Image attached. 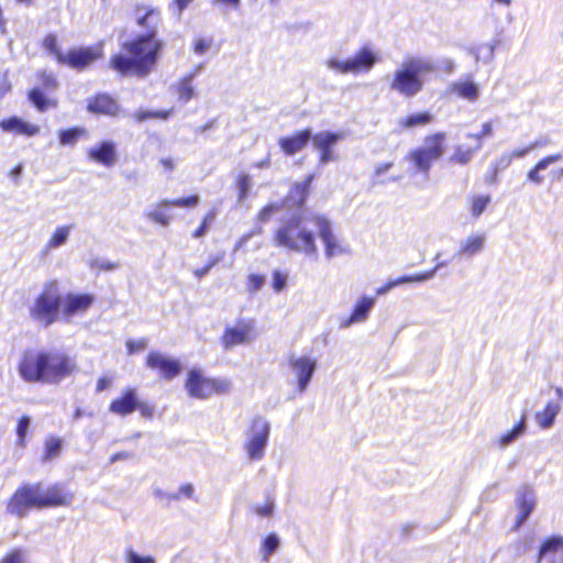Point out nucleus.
<instances>
[{
    "label": "nucleus",
    "mask_w": 563,
    "mask_h": 563,
    "mask_svg": "<svg viewBox=\"0 0 563 563\" xmlns=\"http://www.w3.org/2000/svg\"><path fill=\"white\" fill-rule=\"evenodd\" d=\"M103 55L104 52L101 43L90 46H74L65 53L62 66H66L76 71H84L102 59Z\"/></svg>",
    "instance_id": "obj_11"
},
{
    "label": "nucleus",
    "mask_w": 563,
    "mask_h": 563,
    "mask_svg": "<svg viewBox=\"0 0 563 563\" xmlns=\"http://www.w3.org/2000/svg\"><path fill=\"white\" fill-rule=\"evenodd\" d=\"M177 96L183 102H188L195 97V90L191 84V76L181 78L177 85Z\"/></svg>",
    "instance_id": "obj_44"
},
{
    "label": "nucleus",
    "mask_w": 563,
    "mask_h": 563,
    "mask_svg": "<svg viewBox=\"0 0 563 563\" xmlns=\"http://www.w3.org/2000/svg\"><path fill=\"white\" fill-rule=\"evenodd\" d=\"M223 260V255H213L211 256L208 262L198 268H195L192 271V275L198 279H202L206 275L210 273V271L217 266L221 261Z\"/></svg>",
    "instance_id": "obj_48"
},
{
    "label": "nucleus",
    "mask_w": 563,
    "mask_h": 563,
    "mask_svg": "<svg viewBox=\"0 0 563 563\" xmlns=\"http://www.w3.org/2000/svg\"><path fill=\"white\" fill-rule=\"evenodd\" d=\"M86 135V130L80 126H73L58 132V140L62 145H74L80 137Z\"/></svg>",
    "instance_id": "obj_40"
},
{
    "label": "nucleus",
    "mask_w": 563,
    "mask_h": 563,
    "mask_svg": "<svg viewBox=\"0 0 563 563\" xmlns=\"http://www.w3.org/2000/svg\"><path fill=\"white\" fill-rule=\"evenodd\" d=\"M63 448V440L57 437H51L45 440L43 461H51L58 456Z\"/></svg>",
    "instance_id": "obj_43"
},
{
    "label": "nucleus",
    "mask_w": 563,
    "mask_h": 563,
    "mask_svg": "<svg viewBox=\"0 0 563 563\" xmlns=\"http://www.w3.org/2000/svg\"><path fill=\"white\" fill-rule=\"evenodd\" d=\"M279 538L276 533L267 534L261 543V552L264 561H267L271 555L278 549Z\"/></svg>",
    "instance_id": "obj_45"
},
{
    "label": "nucleus",
    "mask_w": 563,
    "mask_h": 563,
    "mask_svg": "<svg viewBox=\"0 0 563 563\" xmlns=\"http://www.w3.org/2000/svg\"><path fill=\"white\" fill-rule=\"evenodd\" d=\"M145 365L156 372L162 379L172 380L181 373V363L177 358L168 357L161 352H150Z\"/></svg>",
    "instance_id": "obj_15"
},
{
    "label": "nucleus",
    "mask_w": 563,
    "mask_h": 563,
    "mask_svg": "<svg viewBox=\"0 0 563 563\" xmlns=\"http://www.w3.org/2000/svg\"><path fill=\"white\" fill-rule=\"evenodd\" d=\"M235 187L238 189L239 200H243L247 197L251 187V177L245 173H240L235 178Z\"/></svg>",
    "instance_id": "obj_47"
},
{
    "label": "nucleus",
    "mask_w": 563,
    "mask_h": 563,
    "mask_svg": "<svg viewBox=\"0 0 563 563\" xmlns=\"http://www.w3.org/2000/svg\"><path fill=\"white\" fill-rule=\"evenodd\" d=\"M70 231V225H62L56 228V230L52 233L51 238L46 243L47 250L57 249L60 245L65 244Z\"/></svg>",
    "instance_id": "obj_42"
},
{
    "label": "nucleus",
    "mask_w": 563,
    "mask_h": 563,
    "mask_svg": "<svg viewBox=\"0 0 563 563\" xmlns=\"http://www.w3.org/2000/svg\"><path fill=\"white\" fill-rule=\"evenodd\" d=\"M30 423H31V419L29 416L24 415L18 419V422H16L18 440H16V442L20 446H25L26 432L30 427Z\"/></svg>",
    "instance_id": "obj_50"
},
{
    "label": "nucleus",
    "mask_w": 563,
    "mask_h": 563,
    "mask_svg": "<svg viewBox=\"0 0 563 563\" xmlns=\"http://www.w3.org/2000/svg\"><path fill=\"white\" fill-rule=\"evenodd\" d=\"M255 338V320L239 319L233 327H227L220 338L225 350L250 343Z\"/></svg>",
    "instance_id": "obj_13"
},
{
    "label": "nucleus",
    "mask_w": 563,
    "mask_h": 563,
    "mask_svg": "<svg viewBox=\"0 0 563 563\" xmlns=\"http://www.w3.org/2000/svg\"><path fill=\"white\" fill-rule=\"evenodd\" d=\"M342 139V134L331 131L311 133L310 141L313 147L319 151V163L328 164L334 159L331 148Z\"/></svg>",
    "instance_id": "obj_16"
},
{
    "label": "nucleus",
    "mask_w": 563,
    "mask_h": 563,
    "mask_svg": "<svg viewBox=\"0 0 563 563\" xmlns=\"http://www.w3.org/2000/svg\"><path fill=\"white\" fill-rule=\"evenodd\" d=\"M310 139L311 130L303 129L296 131L290 135L279 137L278 146L286 156H294L307 147Z\"/></svg>",
    "instance_id": "obj_19"
},
{
    "label": "nucleus",
    "mask_w": 563,
    "mask_h": 563,
    "mask_svg": "<svg viewBox=\"0 0 563 563\" xmlns=\"http://www.w3.org/2000/svg\"><path fill=\"white\" fill-rule=\"evenodd\" d=\"M310 220L318 229L320 239L324 244V254L327 257H333L341 249L335 234L333 233L330 221L321 214H313Z\"/></svg>",
    "instance_id": "obj_17"
},
{
    "label": "nucleus",
    "mask_w": 563,
    "mask_h": 563,
    "mask_svg": "<svg viewBox=\"0 0 563 563\" xmlns=\"http://www.w3.org/2000/svg\"><path fill=\"white\" fill-rule=\"evenodd\" d=\"M128 563H155L152 556L142 558L135 552L131 551L128 554Z\"/></svg>",
    "instance_id": "obj_59"
},
{
    "label": "nucleus",
    "mask_w": 563,
    "mask_h": 563,
    "mask_svg": "<svg viewBox=\"0 0 563 563\" xmlns=\"http://www.w3.org/2000/svg\"><path fill=\"white\" fill-rule=\"evenodd\" d=\"M511 165V156L503 154L489 167L486 174V183L496 185L499 181V174Z\"/></svg>",
    "instance_id": "obj_34"
},
{
    "label": "nucleus",
    "mask_w": 563,
    "mask_h": 563,
    "mask_svg": "<svg viewBox=\"0 0 563 563\" xmlns=\"http://www.w3.org/2000/svg\"><path fill=\"white\" fill-rule=\"evenodd\" d=\"M142 10H144V13L137 18L136 24L147 29L146 32L123 42L122 51L109 58V67L122 77L144 78L150 75L154 70L165 46L164 42L157 38V32L150 27L151 20L159 16V9L143 5L135 7V11L140 12Z\"/></svg>",
    "instance_id": "obj_1"
},
{
    "label": "nucleus",
    "mask_w": 563,
    "mask_h": 563,
    "mask_svg": "<svg viewBox=\"0 0 563 563\" xmlns=\"http://www.w3.org/2000/svg\"><path fill=\"white\" fill-rule=\"evenodd\" d=\"M96 297L89 292H67L62 295V319L69 321L78 314L86 313L95 303Z\"/></svg>",
    "instance_id": "obj_14"
},
{
    "label": "nucleus",
    "mask_w": 563,
    "mask_h": 563,
    "mask_svg": "<svg viewBox=\"0 0 563 563\" xmlns=\"http://www.w3.org/2000/svg\"><path fill=\"white\" fill-rule=\"evenodd\" d=\"M269 423L262 417H255L251 423V434L244 444L249 457L253 461L264 456V450L268 441Z\"/></svg>",
    "instance_id": "obj_12"
},
{
    "label": "nucleus",
    "mask_w": 563,
    "mask_h": 563,
    "mask_svg": "<svg viewBox=\"0 0 563 563\" xmlns=\"http://www.w3.org/2000/svg\"><path fill=\"white\" fill-rule=\"evenodd\" d=\"M147 346V340L146 339H139V340H128L126 341V350L129 354H134L140 351L145 350Z\"/></svg>",
    "instance_id": "obj_57"
},
{
    "label": "nucleus",
    "mask_w": 563,
    "mask_h": 563,
    "mask_svg": "<svg viewBox=\"0 0 563 563\" xmlns=\"http://www.w3.org/2000/svg\"><path fill=\"white\" fill-rule=\"evenodd\" d=\"M394 166L393 162H385L376 165L374 174L375 176H379L386 172H388Z\"/></svg>",
    "instance_id": "obj_63"
},
{
    "label": "nucleus",
    "mask_w": 563,
    "mask_h": 563,
    "mask_svg": "<svg viewBox=\"0 0 563 563\" xmlns=\"http://www.w3.org/2000/svg\"><path fill=\"white\" fill-rule=\"evenodd\" d=\"M275 246L317 257L318 245L314 233L305 224V218L295 214L282 221L272 235Z\"/></svg>",
    "instance_id": "obj_4"
},
{
    "label": "nucleus",
    "mask_w": 563,
    "mask_h": 563,
    "mask_svg": "<svg viewBox=\"0 0 563 563\" xmlns=\"http://www.w3.org/2000/svg\"><path fill=\"white\" fill-rule=\"evenodd\" d=\"M184 388L190 398L208 399L214 395H225L231 390L228 378L208 377L201 368H190L184 382Z\"/></svg>",
    "instance_id": "obj_8"
},
{
    "label": "nucleus",
    "mask_w": 563,
    "mask_h": 563,
    "mask_svg": "<svg viewBox=\"0 0 563 563\" xmlns=\"http://www.w3.org/2000/svg\"><path fill=\"white\" fill-rule=\"evenodd\" d=\"M493 134V126H492V123L489 122H485L483 125H482V129L481 131L474 135V137L478 141H481L483 137H486V136H489Z\"/></svg>",
    "instance_id": "obj_61"
},
{
    "label": "nucleus",
    "mask_w": 563,
    "mask_h": 563,
    "mask_svg": "<svg viewBox=\"0 0 563 563\" xmlns=\"http://www.w3.org/2000/svg\"><path fill=\"white\" fill-rule=\"evenodd\" d=\"M288 275L278 269L272 273V288L275 292H280L287 285Z\"/></svg>",
    "instance_id": "obj_54"
},
{
    "label": "nucleus",
    "mask_w": 563,
    "mask_h": 563,
    "mask_svg": "<svg viewBox=\"0 0 563 563\" xmlns=\"http://www.w3.org/2000/svg\"><path fill=\"white\" fill-rule=\"evenodd\" d=\"M0 563H26L25 552L20 548L8 551L1 559Z\"/></svg>",
    "instance_id": "obj_52"
},
{
    "label": "nucleus",
    "mask_w": 563,
    "mask_h": 563,
    "mask_svg": "<svg viewBox=\"0 0 563 563\" xmlns=\"http://www.w3.org/2000/svg\"><path fill=\"white\" fill-rule=\"evenodd\" d=\"M290 367L295 371L298 379V390L305 391L310 383V379L316 371L317 362L308 356H300L289 360Z\"/></svg>",
    "instance_id": "obj_22"
},
{
    "label": "nucleus",
    "mask_w": 563,
    "mask_h": 563,
    "mask_svg": "<svg viewBox=\"0 0 563 563\" xmlns=\"http://www.w3.org/2000/svg\"><path fill=\"white\" fill-rule=\"evenodd\" d=\"M36 78L44 90H55L58 87V80L54 74L47 70L36 73Z\"/></svg>",
    "instance_id": "obj_46"
},
{
    "label": "nucleus",
    "mask_w": 563,
    "mask_h": 563,
    "mask_svg": "<svg viewBox=\"0 0 563 563\" xmlns=\"http://www.w3.org/2000/svg\"><path fill=\"white\" fill-rule=\"evenodd\" d=\"M274 511V501L272 499H267L263 505L256 506L253 508V512L260 517H271Z\"/></svg>",
    "instance_id": "obj_56"
},
{
    "label": "nucleus",
    "mask_w": 563,
    "mask_h": 563,
    "mask_svg": "<svg viewBox=\"0 0 563 563\" xmlns=\"http://www.w3.org/2000/svg\"><path fill=\"white\" fill-rule=\"evenodd\" d=\"M481 147V145L476 147H470L464 145H456L454 147L453 153L449 157V162L451 164H456L461 166L467 165L472 158L474 157L476 151Z\"/></svg>",
    "instance_id": "obj_36"
},
{
    "label": "nucleus",
    "mask_w": 563,
    "mask_h": 563,
    "mask_svg": "<svg viewBox=\"0 0 563 563\" xmlns=\"http://www.w3.org/2000/svg\"><path fill=\"white\" fill-rule=\"evenodd\" d=\"M516 505L519 509V515L515 522V529H519L533 511L536 499L530 492L523 490L517 497Z\"/></svg>",
    "instance_id": "obj_26"
},
{
    "label": "nucleus",
    "mask_w": 563,
    "mask_h": 563,
    "mask_svg": "<svg viewBox=\"0 0 563 563\" xmlns=\"http://www.w3.org/2000/svg\"><path fill=\"white\" fill-rule=\"evenodd\" d=\"M314 174H309L302 181L295 183L289 190V198L298 208H302L308 200Z\"/></svg>",
    "instance_id": "obj_25"
},
{
    "label": "nucleus",
    "mask_w": 563,
    "mask_h": 563,
    "mask_svg": "<svg viewBox=\"0 0 563 563\" xmlns=\"http://www.w3.org/2000/svg\"><path fill=\"white\" fill-rule=\"evenodd\" d=\"M31 319L48 328L62 319V291L56 279L46 282L29 309Z\"/></svg>",
    "instance_id": "obj_5"
},
{
    "label": "nucleus",
    "mask_w": 563,
    "mask_h": 563,
    "mask_svg": "<svg viewBox=\"0 0 563 563\" xmlns=\"http://www.w3.org/2000/svg\"><path fill=\"white\" fill-rule=\"evenodd\" d=\"M265 276L263 274L252 273L249 274L245 280L246 290L250 294L257 292L265 284Z\"/></svg>",
    "instance_id": "obj_49"
},
{
    "label": "nucleus",
    "mask_w": 563,
    "mask_h": 563,
    "mask_svg": "<svg viewBox=\"0 0 563 563\" xmlns=\"http://www.w3.org/2000/svg\"><path fill=\"white\" fill-rule=\"evenodd\" d=\"M527 413H522L520 420L507 432L500 435L498 442L500 446H507L526 431Z\"/></svg>",
    "instance_id": "obj_37"
},
{
    "label": "nucleus",
    "mask_w": 563,
    "mask_h": 563,
    "mask_svg": "<svg viewBox=\"0 0 563 563\" xmlns=\"http://www.w3.org/2000/svg\"><path fill=\"white\" fill-rule=\"evenodd\" d=\"M0 128L4 132H11L24 136H34L41 131V128L37 124L26 122L19 117H9L1 120Z\"/></svg>",
    "instance_id": "obj_23"
},
{
    "label": "nucleus",
    "mask_w": 563,
    "mask_h": 563,
    "mask_svg": "<svg viewBox=\"0 0 563 563\" xmlns=\"http://www.w3.org/2000/svg\"><path fill=\"white\" fill-rule=\"evenodd\" d=\"M87 110L98 115L118 117L121 112L118 101L106 92H99L87 99Z\"/></svg>",
    "instance_id": "obj_18"
},
{
    "label": "nucleus",
    "mask_w": 563,
    "mask_h": 563,
    "mask_svg": "<svg viewBox=\"0 0 563 563\" xmlns=\"http://www.w3.org/2000/svg\"><path fill=\"white\" fill-rule=\"evenodd\" d=\"M172 208H174V206L170 199H162L145 213V217L156 224L168 227L173 219L170 212Z\"/></svg>",
    "instance_id": "obj_24"
},
{
    "label": "nucleus",
    "mask_w": 563,
    "mask_h": 563,
    "mask_svg": "<svg viewBox=\"0 0 563 563\" xmlns=\"http://www.w3.org/2000/svg\"><path fill=\"white\" fill-rule=\"evenodd\" d=\"M446 142L448 135L443 131L427 134L422 145L409 151L406 159L411 164L415 173L428 177L434 163L444 156Z\"/></svg>",
    "instance_id": "obj_6"
},
{
    "label": "nucleus",
    "mask_w": 563,
    "mask_h": 563,
    "mask_svg": "<svg viewBox=\"0 0 563 563\" xmlns=\"http://www.w3.org/2000/svg\"><path fill=\"white\" fill-rule=\"evenodd\" d=\"M27 99L40 112H45L48 108H56L58 104L57 100L46 98L37 87L29 90Z\"/></svg>",
    "instance_id": "obj_33"
},
{
    "label": "nucleus",
    "mask_w": 563,
    "mask_h": 563,
    "mask_svg": "<svg viewBox=\"0 0 563 563\" xmlns=\"http://www.w3.org/2000/svg\"><path fill=\"white\" fill-rule=\"evenodd\" d=\"M172 205L176 208H195L199 205L200 198L198 195H190L187 197H179L170 199Z\"/></svg>",
    "instance_id": "obj_51"
},
{
    "label": "nucleus",
    "mask_w": 563,
    "mask_h": 563,
    "mask_svg": "<svg viewBox=\"0 0 563 563\" xmlns=\"http://www.w3.org/2000/svg\"><path fill=\"white\" fill-rule=\"evenodd\" d=\"M173 114V109L168 110H145L139 109L132 114L135 122H143L146 120H167Z\"/></svg>",
    "instance_id": "obj_38"
},
{
    "label": "nucleus",
    "mask_w": 563,
    "mask_h": 563,
    "mask_svg": "<svg viewBox=\"0 0 563 563\" xmlns=\"http://www.w3.org/2000/svg\"><path fill=\"white\" fill-rule=\"evenodd\" d=\"M16 369L27 384L59 385L77 372V364L62 350L26 349L20 356Z\"/></svg>",
    "instance_id": "obj_2"
},
{
    "label": "nucleus",
    "mask_w": 563,
    "mask_h": 563,
    "mask_svg": "<svg viewBox=\"0 0 563 563\" xmlns=\"http://www.w3.org/2000/svg\"><path fill=\"white\" fill-rule=\"evenodd\" d=\"M74 493L65 483H54L45 490L41 482L22 483L7 500V511L19 518L26 517L32 509L68 507Z\"/></svg>",
    "instance_id": "obj_3"
},
{
    "label": "nucleus",
    "mask_w": 563,
    "mask_h": 563,
    "mask_svg": "<svg viewBox=\"0 0 563 563\" xmlns=\"http://www.w3.org/2000/svg\"><path fill=\"white\" fill-rule=\"evenodd\" d=\"M280 210L279 203H268L264 206L257 213V220L261 223L268 222L272 217Z\"/></svg>",
    "instance_id": "obj_53"
},
{
    "label": "nucleus",
    "mask_w": 563,
    "mask_h": 563,
    "mask_svg": "<svg viewBox=\"0 0 563 563\" xmlns=\"http://www.w3.org/2000/svg\"><path fill=\"white\" fill-rule=\"evenodd\" d=\"M562 158L561 154H552L541 158L527 174V178L533 184H541L543 177L539 174L540 170L547 168L549 165L559 162Z\"/></svg>",
    "instance_id": "obj_35"
},
{
    "label": "nucleus",
    "mask_w": 563,
    "mask_h": 563,
    "mask_svg": "<svg viewBox=\"0 0 563 563\" xmlns=\"http://www.w3.org/2000/svg\"><path fill=\"white\" fill-rule=\"evenodd\" d=\"M87 156L90 161L109 168L118 161L117 146L111 141H102L98 145L88 148Z\"/></svg>",
    "instance_id": "obj_21"
},
{
    "label": "nucleus",
    "mask_w": 563,
    "mask_h": 563,
    "mask_svg": "<svg viewBox=\"0 0 563 563\" xmlns=\"http://www.w3.org/2000/svg\"><path fill=\"white\" fill-rule=\"evenodd\" d=\"M561 406L556 401H549L545 407L534 416L538 426L541 429H549L553 426Z\"/></svg>",
    "instance_id": "obj_29"
},
{
    "label": "nucleus",
    "mask_w": 563,
    "mask_h": 563,
    "mask_svg": "<svg viewBox=\"0 0 563 563\" xmlns=\"http://www.w3.org/2000/svg\"><path fill=\"white\" fill-rule=\"evenodd\" d=\"M159 164L166 172H173L176 167V162L172 157H164L159 161Z\"/></svg>",
    "instance_id": "obj_62"
},
{
    "label": "nucleus",
    "mask_w": 563,
    "mask_h": 563,
    "mask_svg": "<svg viewBox=\"0 0 563 563\" xmlns=\"http://www.w3.org/2000/svg\"><path fill=\"white\" fill-rule=\"evenodd\" d=\"M450 91L455 96L472 102L476 101L479 96L478 86L471 79L451 84Z\"/></svg>",
    "instance_id": "obj_28"
},
{
    "label": "nucleus",
    "mask_w": 563,
    "mask_h": 563,
    "mask_svg": "<svg viewBox=\"0 0 563 563\" xmlns=\"http://www.w3.org/2000/svg\"><path fill=\"white\" fill-rule=\"evenodd\" d=\"M433 274H434V269H431V271L419 273V274L401 276V277H399V278H397V279H395L393 282H388L386 285H384L383 287L378 288L376 294L377 295H383L387 290H389L393 287H395L396 285H400V284H405V283L424 282V280L431 278L433 276Z\"/></svg>",
    "instance_id": "obj_32"
},
{
    "label": "nucleus",
    "mask_w": 563,
    "mask_h": 563,
    "mask_svg": "<svg viewBox=\"0 0 563 563\" xmlns=\"http://www.w3.org/2000/svg\"><path fill=\"white\" fill-rule=\"evenodd\" d=\"M212 45V38L210 37H197L194 41V51L198 55L205 54Z\"/></svg>",
    "instance_id": "obj_55"
},
{
    "label": "nucleus",
    "mask_w": 563,
    "mask_h": 563,
    "mask_svg": "<svg viewBox=\"0 0 563 563\" xmlns=\"http://www.w3.org/2000/svg\"><path fill=\"white\" fill-rule=\"evenodd\" d=\"M12 89V85L7 75L0 78V99H2Z\"/></svg>",
    "instance_id": "obj_60"
},
{
    "label": "nucleus",
    "mask_w": 563,
    "mask_h": 563,
    "mask_svg": "<svg viewBox=\"0 0 563 563\" xmlns=\"http://www.w3.org/2000/svg\"><path fill=\"white\" fill-rule=\"evenodd\" d=\"M563 563V537L552 536L540 545L538 563Z\"/></svg>",
    "instance_id": "obj_20"
},
{
    "label": "nucleus",
    "mask_w": 563,
    "mask_h": 563,
    "mask_svg": "<svg viewBox=\"0 0 563 563\" xmlns=\"http://www.w3.org/2000/svg\"><path fill=\"white\" fill-rule=\"evenodd\" d=\"M489 195L472 196L468 199V209L473 218H478L490 203Z\"/></svg>",
    "instance_id": "obj_41"
},
{
    "label": "nucleus",
    "mask_w": 563,
    "mask_h": 563,
    "mask_svg": "<svg viewBox=\"0 0 563 563\" xmlns=\"http://www.w3.org/2000/svg\"><path fill=\"white\" fill-rule=\"evenodd\" d=\"M434 117L429 111H421L417 113H410L402 118L398 125L401 130H410L417 126H426L432 123Z\"/></svg>",
    "instance_id": "obj_30"
},
{
    "label": "nucleus",
    "mask_w": 563,
    "mask_h": 563,
    "mask_svg": "<svg viewBox=\"0 0 563 563\" xmlns=\"http://www.w3.org/2000/svg\"><path fill=\"white\" fill-rule=\"evenodd\" d=\"M378 60L377 55L368 46L361 47L352 58L339 60L329 58L327 66L339 74H358L368 71Z\"/></svg>",
    "instance_id": "obj_10"
},
{
    "label": "nucleus",
    "mask_w": 563,
    "mask_h": 563,
    "mask_svg": "<svg viewBox=\"0 0 563 563\" xmlns=\"http://www.w3.org/2000/svg\"><path fill=\"white\" fill-rule=\"evenodd\" d=\"M537 146H538V143L534 142V143L529 144L528 146L516 148L511 153H507L506 155H510L511 161L514 158H521V157H525L531 150H533Z\"/></svg>",
    "instance_id": "obj_58"
},
{
    "label": "nucleus",
    "mask_w": 563,
    "mask_h": 563,
    "mask_svg": "<svg viewBox=\"0 0 563 563\" xmlns=\"http://www.w3.org/2000/svg\"><path fill=\"white\" fill-rule=\"evenodd\" d=\"M109 411L120 417L137 411L142 418L151 420L155 415V405L141 400L136 388L126 387L109 404Z\"/></svg>",
    "instance_id": "obj_9"
},
{
    "label": "nucleus",
    "mask_w": 563,
    "mask_h": 563,
    "mask_svg": "<svg viewBox=\"0 0 563 563\" xmlns=\"http://www.w3.org/2000/svg\"><path fill=\"white\" fill-rule=\"evenodd\" d=\"M41 47L54 57L58 65H62L65 53L62 49L58 37L54 33L46 34L41 43Z\"/></svg>",
    "instance_id": "obj_31"
},
{
    "label": "nucleus",
    "mask_w": 563,
    "mask_h": 563,
    "mask_svg": "<svg viewBox=\"0 0 563 563\" xmlns=\"http://www.w3.org/2000/svg\"><path fill=\"white\" fill-rule=\"evenodd\" d=\"M485 238L482 234L472 235L467 238L461 245L459 254L461 255H474L478 253L484 246Z\"/></svg>",
    "instance_id": "obj_39"
},
{
    "label": "nucleus",
    "mask_w": 563,
    "mask_h": 563,
    "mask_svg": "<svg viewBox=\"0 0 563 563\" xmlns=\"http://www.w3.org/2000/svg\"><path fill=\"white\" fill-rule=\"evenodd\" d=\"M375 305V298L363 296L355 303L350 317L343 322V325L347 327L352 323H357L366 320L369 310Z\"/></svg>",
    "instance_id": "obj_27"
},
{
    "label": "nucleus",
    "mask_w": 563,
    "mask_h": 563,
    "mask_svg": "<svg viewBox=\"0 0 563 563\" xmlns=\"http://www.w3.org/2000/svg\"><path fill=\"white\" fill-rule=\"evenodd\" d=\"M434 66L419 58L407 59L402 67L397 69L390 81V89L405 98H412L422 91L424 81L421 75L433 71Z\"/></svg>",
    "instance_id": "obj_7"
},
{
    "label": "nucleus",
    "mask_w": 563,
    "mask_h": 563,
    "mask_svg": "<svg viewBox=\"0 0 563 563\" xmlns=\"http://www.w3.org/2000/svg\"><path fill=\"white\" fill-rule=\"evenodd\" d=\"M96 266L99 271H113L119 267V263L106 261V262L97 263Z\"/></svg>",
    "instance_id": "obj_64"
}]
</instances>
